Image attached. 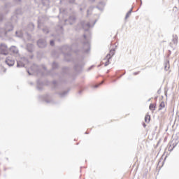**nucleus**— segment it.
Masks as SVG:
<instances>
[{
	"mask_svg": "<svg viewBox=\"0 0 179 179\" xmlns=\"http://www.w3.org/2000/svg\"><path fill=\"white\" fill-rule=\"evenodd\" d=\"M75 20H76V17H75L73 15H71L69 20H64V22L66 24H73Z\"/></svg>",
	"mask_w": 179,
	"mask_h": 179,
	"instance_id": "9b49d317",
	"label": "nucleus"
},
{
	"mask_svg": "<svg viewBox=\"0 0 179 179\" xmlns=\"http://www.w3.org/2000/svg\"><path fill=\"white\" fill-rule=\"evenodd\" d=\"M27 50L29 51V52H33L34 50V45L31 43H27Z\"/></svg>",
	"mask_w": 179,
	"mask_h": 179,
	"instance_id": "4468645a",
	"label": "nucleus"
},
{
	"mask_svg": "<svg viewBox=\"0 0 179 179\" xmlns=\"http://www.w3.org/2000/svg\"><path fill=\"white\" fill-rule=\"evenodd\" d=\"M31 85H33V83H31Z\"/></svg>",
	"mask_w": 179,
	"mask_h": 179,
	"instance_id": "5fc2aeb1",
	"label": "nucleus"
},
{
	"mask_svg": "<svg viewBox=\"0 0 179 179\" xmlns=\"http://www.w3.org/2000/svg\"><path fill=\"white\" fill-rule=\"evenodd\" d=\"M36 89L39 91L43 90V83H41V81H40V80H38L37 81V87Z\"/></svg>",
	"mask_w": 179,
	"mask_h": 179,
	"instance_id": "dca6fc26",
	"label": "nucleus"
},
{
	"mask_svg": "<svg viewBox=\"0 0 179 179\" xmlns=\"http://www.w3.org/2000/svg\"><path fill=\"white\" fill-rule=\"evenodd\" d=\"M92 9H94V6H91L88 8L87 11V16H89L90 12H92Z\"/></svg>",
	"mask_w": 179,
	"mask_h": 179,
	"instance_id": "a878e982",
	"label": "nucleus"
},
{
	"mask_svg": "<svg viewBox=\"0 0 179 179\" xmlns=\"http://www.w3.org/2000/svg\"><path fill=\"white\" fill-rule=\"evenodd\" d=\"M42 5L43 6H50V0H42Z\"/></svg>",
	"mask_w": 179,
	"mask_h": 179,
	"instance_id": "a211bd4d",
	"label": "nucleus"
},
{
	"mask_svg": "<svg viewBox=\"0 0 179 179\" xmlns=\"http://www.w3.org/2000/svg\"><path fill=\"white\" fill-rule=\"evenodd\" d=\"M145 122H147V124H149V122H150V115H145Z\"/></svg>",
	"mask_w": 179,
	"mask_h": 179,
	"instance_id": "aec40b11",
	"label": "nucleus"
},
{
	"mask_svg": "<svg viewBox=\"0 0 179 179\" xmlns=\"http://www.w3.org/2000/svg\"><path fill=\"white\" fill-rule=\"evenodd\" d=\"M67 71H68V68L66 67L63 68V70H62L63 73H66Z\"/></svg>",
	"mask_w": 179,
	"mask_h": 179,
	"instance_id": "473e14b6",
	"label": "nucleus"
},
{
	"mask_svg": "<svg viewBox=\"0 0 179 179\" xmlns=\"http://www.w3.org/2000/svg\"><path fill=\"white\" fill-rule=\"evenodd\" d=\"M99 5H101L102 6H104L106 4L104 3V2L101 1V2H99Z\"/></svg>",
	"mask_w": 179,
	"mask_h": 179,
	"instance_id": "f704fd0d",
	"label": "nucleus"
},
{
	"mask_svg": "<svg viewBox=\"0 0 179 179\" xmlns=\"http://www.w3.org/2000/svg\"><path fill=\"white\" fill-rule=\"evenodd\" d=\"M58 40V41H61V39H57Z\"/></svg>",
	"mask_w": 179,
	"mask_h": 179,
	"instance_id": "864d4df0",
	"label": "nucleus"
},
{
	"mask_svg": "<svg viewBox=\"0 0 179 179\" xmlns=\"http://www.w3.org/2000/svg\"><path fill=\"white\" fill-rule=\"evenodd\" d=\"M15 14L16 15H22V9H17L15 10Z\"/></svg>",
	"mask_w": 179,
	"mask_h": 179,
	"instance_id": "c85d7f7f",
	"label": "nucleus"
},
{
	"mask_svg": "<svg viewBox=\"0 0 179 179\" xmlns=\"http://www.w3.org/2000/svg\"><path fill=\"white\" fill-rule=\"evenodd\" d=\"M90 2H92V3H93V2H95L96 0H89Z\"/></svg>",
	"mask_w": 179,
	"mask_h": 179,
	"instance_id": "a19ab883",
	"label": "nucleus"
},
{
	"mask_svg": "<svg viewBox=\"0 0 179 179\" xmlns=\"http://www.w3.org/2000/svg\"><path fill=\"white\" fill-rule=\"evenodd\" d=\"M53 85H57V81H53Z\"/></svg>",
	"mask_w": 179,
	"mask_h": 179,
	"instance_id": "a18cd8bd",
	"label": "nucleus"
},
{
	"mask_svg": "<svg viewBox=\"0 0 179 179\" xmlns=\"http://www.w3.org/2000/svg\"><path fill=\"white\" fill-rule=\"evenodd\" d=\"M2 19H3V16L2 14H0V22H1Z\"/></svg>",
	"mask_w": 179,
	"mask_h": 179,
	"instance_id": "58836bf2",
	"label": "nucleus"
},
{
	"mask_svg": "<svg viewBox=\"0 0 179 179\" xmlns=\"http://www.w3.org/2000/svg\"><path fill=\"white\" fill-rule=\"evenodd\" d=\"M96 8L99 9V10H102V9L100 8V7H99V6H96Z\"/></svg>",
	"mask_w": 179,
	"mask_h": 179,
	"instance_id": "79ce46f5",
	"label": "nucleus"
},
{
	"mask_svg": "<svg viewBox=\"0 0 179 179\" xmlns=\"http://www.w3.org/2000/svg\"><path fill=\"white\" fill-rule=\"evenodd\" d=\"M5 62L8 66H13L15 65V60L10 57H7Z\"/></svg>",
	"mask_w": 179,
	"mask_h": 179,
	"instance_id": "f8f14e48",
	"label": "nucleus"
},
{
	"mask_svg": "<svg viewBox=\"0 0 179 179\" xmlns=\"http://www.w3.org/2000/svg\"><path fill=\"white\" fill-rule=\"evenodd\" d=\"M28 26H29V27H30L29 30L31 31H33V30H34V24L29 23Z\"/></svg>",
	"mask_w": 179,
	"mask_h": 179,
	"instance_id": "b1692460",
	"label": "nucleus"
},
{
	"mask_svg": "<svg viewBox=\"0 0 179 179\" xmlns=\"http://www.w3.org/2000/svg\"><path fill=\"white\" fill-rule=\"evenodd\" d=\"M52 69H57V68H58V64L56 62H53V64L52 65Z\"/></svg>",
	"mask_w": 179,
	"mask_h": 179,
	"instance_id": "393cba45",
	"label": "nucleus"
},
{
	"mask_svg": "<svg viewBox=\"0 0 179 179\" xmlns=\"http://www.w3.org/2000/svg\"><path fill=\"white\" fill-rule=\"evenodd\" d=\"M70 3H73L75 0H68Z\"/></svg>",
	"mask_w": 179,
	"mask_h": 179,
	"instance_id": "4c0bfd02",
	"label": "nucleus"
},
{
	"mask_svg": "<svg viewBox=\"0 0 179 179\" xmlns=\"http://www.w3.org/2000/svg\"><path fill=\"white\" fill-rule=\"evenodd\" d=\"M16 2H20V0H15Z\"/></svg>",
	"mask_w": 179,
	"mask_h": 179,
	"instance_id": "de8ad7c7",
	"label": "nucleus"
},
{
	"mask_svg": "<svg viewBox=\"0 0 179 179\" xmlns=\"http://www.w3.org/2000/svg\"><path fill=\"white\" fill-rule=\"evenodd\" d=\"M115 55V50L113 49L110 51V52L106 55V58L104 59H111L112 57H114Z\"/></svg>",
	"mask_w": 179,
	"mask_h": 179,
	"instance_id": "ddd939ff",
	"label": "nucleus"
},
{
	"mask_svg": "<svg viewBox=\"0 0 179 179\" xmlns=\"http://www.w3.org/2000/svg\"><path fill=\"white\" fill-rule=\"evenodd\" d=\"M104 83V81H102L99 85H95V87L97 88L100 85H103Z\"/></svg>",
	"mask_w": 179,
	"mask_h": 179,
	"instance_id": "72a5a7b5",
	"label": "nucleus"
},
{
	"mask_svg": "<svg viewBox=\"0 0 179 179\" xmlns=\"http://www.w3.org/2000/svg\"><path fill=\"white\" fill-rule=\"evenodd\" d=\"M12 30H13L12 23L8 22L6 24L5 29H0V37H6L8 31H12Z\"/></svg>",
	"mask_w": 179,
	"mask_h": 179,
	"instance_id": "f257e3e1",
	"label": "nucleus"
},
{
	"mask_svg": "<svg viewBox=\"0 0 179 179\" xmlns=\"http://www.w3.org/2000/svg\"><path fill=\"white\" fill-rule=\"evenodd\" d=\"M96 23H97V20H94L92 25L90 24V22H86V21H82L81 26H82L83 29H84V30H85V31H87V30H89V29H90V27H93L94 26V24H96Z\"/></svg>",
	"mask_w": 179,
	"mask_h": 179,
	"instance_id": "20e7f679",
	"label": "nucleus"
},
{
	"mask_svg": "<svg viewBox=\"0 0 179 179\" xmlns=\"http://www.w3.org/2000/svg\"><path fill=\"white\" fill-rule=\"evenodd\" d=\"M85 65V63L83 61L80 60L78 61V63H76L74 66V69L77 71H80L82 69V67Z\"/></svg>",
	"mask_w": 179,
	"mask_h": 179,
	"instance_id": "6e6552de",
	"label": "nucleus"
},
{
	"mask_svg": "<svg viewBox=\"0 0 179 179\" xmlns=\"http://www.w3.org/2000/svg\"><path fill=\"white\" fill-rule=\"evenodd\" d=\"M107 62L105 63V66H108L110 65V59H106Z\"/></svg>",
	"mask_w": 179,
	"mask_h": 179,
	"instance_id": "7c9ffc66",
	"label": "nucleus"
},
{
	"mask_svg": "<svg viewBox=\"0 0 179 179\" xmlns=\"http://www.w3.org/2000/svg\"><path fill=\"white\" fill-rule=\"evenodd\" d=\"M37 44L39 48H45L47 47V41L44 39H39Z\"/></svg>",
	"mask_w": 179,
	"mask_h": 179,
	"instance_id": "1a4fd4ad",
	"label": "nucleus"
},
{
	"mask_svg": "<svg viewBox=\"0 0 179 179\" xmlns=\"http://www.w3.org/2000/svg\"><path fill=\"white\" fill-rule=\"evenodd\" d=\"M71 47H69L68 45H64L62 48V52H63L64 58L66 61H69L66 59V57H71V53H69V52H71Z\"/></svg>",
	"mask_w": 179,
	"mask_h": 179,
	"instance_id": "7ed1b4c3",
	"label": "nucleus"
},
{
	"mask_svg": "<svg viewBox=\"0 0 179 179\" xmlns=\"http://www.w3.org/2000/svg\"><path fill=\"white\" fill-rule=\"evenodd\" d=\"M165 107V104H164V102H161V103L159 104V110H162V108H164Z\"/></svg>",
	"mask_w": 179,
	"mask_h": 179,
	"instance_id": "bb28decb",
	"label": "nucleus"
},
{
	"mask_svg": "<svg viewBox=\"0 0 179 179\" xmlns=\"http://www.w3.org/2000/svg\"><path fill=\"white\" fill-rule=\"evenodd\" d=\"M155 108H156V105L153 103H150L149 106V109L152 110V111H155Z\"/></svg>",
	"mask_w": 179,
	"mask_h": 179,
	"instance_id": "5701e85b",
	"label": "nucleus"
},
{
	"mask_svg": "<svg viewBox=\"0 0 179 179\" xmlns=\"http://www.w3.org/2000/svg\"><path fill=\"white\" fill-rule=\"evenodd\" d=\"M177 44H178V36H177V35H173V39L169 45L173 48L176 47V45H177Z\"/></svg>",
	"mask_w": 179,
	"mask_h": 179,
	"instance_id": "0eeeda50",
	"label": "nucleus"
},
{
	"mask_svg": "<svg viewBox=\"0 0 179 179\" xmlns=\"http://www.w3.org/2000/svg\"><path fill=\"white\" fill-rule=\"evenodd\" d=\"M164 69L165 71H169V69H170V62L166 61V62L164 64Z\"/></svg>",
	"mask_w": 179,
	"mask_h": 179,
	"instance_id": "6ab92c4d",
	"label": "nucleus"
},
{
	"mask_svg": "<svg viewBox=\"0 0 179 179\" xmlns=\"http://www.w3.org/2000/svg\"><path fill=\"white\" fill-rule=\"evenodd\" d=\"M42 68L43 70H45V71H47V68L45 67V66L43 65Z\"/></svg>",
	"mask_w": 179,
	"mask_h": 179,
	"instance_id": "e433bc0d",
	"label": "nucleus"
},
{
	"mask_svg": "<svg viewBox=\"0 0 179 179\" xmlns=\"http://www.w3.org/2000/svg\"><path fill=\"white\" fill-rule=\"evenodd\" d=\"M50 45H52V46L54 45V40L50 41Z\"/></svg>",
	"mask_w": 179,
	"mask_h": 179,
	"instance_id": "c9c22d12",
	"label": "nucleus"
},
{
	"mask_svg": "<svg viewBox=\"0 0 179 179\" xmlns=\"http://www.w3.org/2000/svg\"><path fill=\"white\" fill-rule=\"evenodd\" d=\"M99 66H101V64L98 65V68H99Z\"/></svg>",
	"mask_w": 179,
	"mask_h": 179,
	"instance_id": "8fccbe9b",
	"label": "nucleus"
},
{
	"mask_svg": "<svg viewBox=\"0 0 179 179\" xmlns=\"http://www.w3.org/2000/svg\"><path fill=\"white\" fill-rule=\"evenodd\" d=\"M90 51V43L89 41H85L83 43V52H89Z\"/></svg>",
	"mask_w": 179,
	"mask_h": 179,
	"instance_id": "9d476101",
	"label": "nucleus"
},
{
	"mask_svg": "<svg viewBox=\"0 0 179 179\" xmlns=\"http://www.w3.org/2000/svg\"><path fill=\"white\" fill-rule=\"evenodd\" d=\"M140 1H141V5H142V0H140Z\"/></svg>",
	"mask_w": 179,
	"mask_h": 179,
	"instance_id": "603ef678",
	"label": "nucleus"
},
{
	"mask_svg": "<svg viewBox=\"0 0 179 179\" xmlns=\"http://www.w3.org/2000/svg\"><path fill=\"white\" fill-rule=\"evenodd\" d=\"M132 13V8L130 9L128 13L126 14L125 19H128L129 16H131V14Z\"/></svg>",
	"mask_w": 179,
	"mask_h": 179,
	"instance_id": "4be33fe9",
	"label": "nucleus"
},
{
	"mask_svg": "<svg viewBox=\"0 0 179 179\" xmlns=\"http://www.w3.org/2000/svg\"><path fill=\"white\" fill-rule=\"evenodd\" d=\"M178 2H179V0H178Z\"/></svg>",
	"mask_w": 179,
	"mask_h": 179,
	"instance_id": "6e6d98bb",
	"label": "nucleus"
},
{
	"mask_svg": "<svg viewBox=\"0 0 179 179\" xmlns=\"http://www.w3.org/2000/svg\"><path fill=\"white\" fill-rule=\"evenodd\" d=\"M10 51L13 54H18L19 53V49L16 46H11L10 48Z\"/></svg>",
	"mask_w": 179,
	"mask_h": 179,
	"instance_id": "2eb2a0df",
	"label": "nucleus"
},
{
	"mask_svg": "<svg viewBox=\"0 0 179 179\" xmlns=\"http://www.w3.org/2000/svg\"><path fill=\"white\" fill-rule=\"evenodd\" d=\"M133 75H139V72H134L133 73Z\"/></svg>",
	"mask_w": 179,
	"mask_h": 179,
	"instance_id": "ea45409f",
	"label": "nucleus"
},
{
	"mask_svg": "<svg viewBox=\"0 0 179 179\" xmlns=\"http://www.w3.org/2000/svg\"><path fill=\"white\" fill-rule=\"evenodd\" d=\"M31 71H32L34 73H36L37 75L44 76V73H42V71L40 69V66H38L37 64H33L31 66Z\"/></svg>",
	"mask_w": 179,
	"mask_h": 179,
	"instance_id": "423d86ee",
	"label": "nucleus"
},
{
	"mask_svg": "<svg viewBox=\"0 0 179 179\" xmlns=\"http://www.w3.org/2000/svg\"><path fill=\"white\" fill-rule=\"evenodd\" d=\"M143 127L144 128H146V124L143 123Z\"/></svg>",
	"mask_w": 179,
	"mask_h": 179,
	"instance_id": "37998d69",
	"label": "nucleus"
},
{
	"mask_svg": "<svg viewBox=\"0 0 179 179\" xmlns=\"http://www.w3.org/2000/svg\"><path fill=\"white\" fill-rule=\"evenodd\" d=\"M84 38L85 40H86V35H84Z\"/></svg>",
	"mask_w": 179,
	"mask_h": 179,
	"instance_id": "09e8293b",
	"label": "nucleus"
},
{
	"mask_svg": "<svg viewBox=\"0 0 179 179\" xmlns=\"http://www.w3.org/2000/svg\"><path fill=\"white\" fill-rule=\"evenodd\" d=\"M43 33H45L46 34H48V33H50V30L48 29V27L43 28Z\"/></svg>",
	"mask_w": 179,
	"mask_h": 179,
	"instance_id": "cd10ccee",
	"label": "nucleus"
},
{
	"mask_svg": "<svg viewBox=\"0 0 179 179\" xmlns=\"http://www.w3.org/2000/svg\"><path fill=\"white\" fill-rule=\"evenodd\" d=\"M16 37H23V33L22 31H15Z\"/></svg>",
	"mask_w": 179,
	"mask_h": 179,
	"instance_id": "412c9836",
	"label": "nucleus"
},
{
	"mask_svg": "<svg viewBox=\"0 0 179 179\" xmlns=\"http://www.w3.org/2000/svg\"><path fill=\"white\" fill-rule=\"evenodd\" d=\"M27 73H29V75H31V73H30L29 71H27Z\"/></svg>",
	"mask_w": 179,
	"mask_h": 179,
	"instance_id": "49530a36",
	"label": "nucleus"
},
{
	"mask_svg": "<svg viewBox=\"0 0 179 179\" xmlns=\"http://www.w3.org/2000/svg\"><path fill=\"white\" fill-rule=\"evenodd\" d=\"M92 66H92L91 67H90V68H89V70L92 69Z\"/></svg>",
	"mask_w": 179,
	"mask_h": 179,
	"instance_id": "3c124183",
	"label": "nucleus"
},
{
	"mask_svg": "<svg viewBox=\"0 0 179 179\" xmlns=\"http://www.w3.org/2000/svg\"><path fill=\"white\" fill-rule=\"evenodd\" d=\"M9 54V48L6 44L1 43L0 45V61L3 59V56H6Z\"/></svg>",
	"mask_w": 179,
	"mask_h": 179,
	"instance_id": "f03ea898",
	"label": "nucleus"
},
{
	"mask_svg": "<svg viewBox=\"0 0 179 179\" xmlns=\"http://www.w3.org/2000/svg\"><path fill=\"white\" fill-rule=\"evenodd\" d=\"M45 101H46L47 103H51V101H48V100H47V99H45Z\"/></svg>",
	"mask_w": 179,
	"mask_h": 179,
	"instance_id": "c03bdc74",
	"label": "nucleus"
},
{
	"mask_svg": "<svg viewBox=\"0 0 179 179\" xmlns=\"http://www.w3.org/2000/svg\"><path fill=\"white\" fill-rule=\"evenodd\" d=\"M41 26V20H40V19H38V28L40 29Z\"/></svg>",
	"mask_w": 179,
	"mask_h": 179,
	"instance_id": "2f4dec72",
	"label": "nucleus"
},
{
	"mask_svg": "<svg viewBox=\"0 0 179 179\" xmlns=\"http://www.w3.org/2000/svg\"><path fill=\"white\" fill-rule=\"evenodd\" d=\"M58 27L59 29V33L62 34V33H64V29H62V26H59Z\"/></svg>",
	"mask_w": 179,
	"mask_h": 179,
	"instance_id": "c756f323",
	"label": "nucleus"
},
{
	"mask_svg": "<svg viewBox=\"0 0 179 179\" xmlns=\"http://www.w3.org/2000/svg\"><path fill=\"white\" fill-rule=\"evenodd\" d=\"M68 93H69V90L64 91L63 92H59V96L60 97H65L68 95Z\"/></svg>",
	"mask_w": 179,
	"mask_h": 179,
	"instance_id": "f3484780",
	"label": "nucleus"
},
{
	"mask_svg": "<svg viewBox=\"0 0 179 179\" xmlns=\"http://www.w3.org/2000/svg\"><path fill=\"white\" fill-rule=\"evenodd\" d=\"M29 64V59L26 57H21L20 60L17 61V68H24V65Z\"/></svg>",
	"mask_w": 179,
	"mask_h": 179,
	"instance_id": "39448f33",
	"label": "nucleus"
}]
</instances>
